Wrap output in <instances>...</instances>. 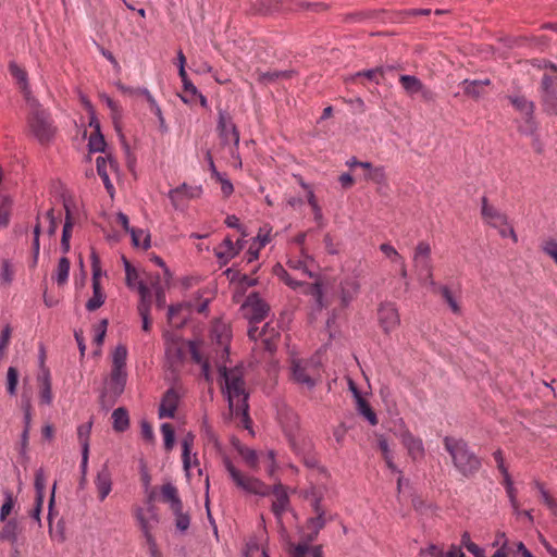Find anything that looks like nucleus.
Masks as SVG:
<instances>
[{"label": "nucleus", "instance_id": "obj_1", "mask_svg": "<svg viewBox=\"0 0 557 557\" xmlns=\"http://www.w3.org/2000/svg\"><path fill=\"white\" fill-rule=\"evenodd\" d=\"M444 446L449 453L455 468L462 476L472 478L480 471L481 458L470 449L465 440L445 436Z\"/></svg>", "mask_w": 557, "mask_h": 557}, {"label": "nucleus", "instance_id": "obj_2", "mask_svg": "<svg viewBox=\"0 0 557 557\" xmlns=\"http://www.w3.org/2000/svg\"><path fill=\"white\" fill-rule=\"evenodd\" d=\"M127 348L120 344L112 354V367L109 376L104 380V389L101 399L110 397L113 403L124 393L127 382L126 371Z\"/></svg>", "mask_w": 557, "mask_h": 557}, {"label": "nucleus", "instance_id": "obj_3", "mask_svg": "<svg viewBox=\"0 0 557 557\" xmlns=\"http://www.w3.org/2000/svg\"><path fill=\"white\" fill-rule=\"evenodd\" d=\"M29 107L27 124L40 145H49L55 136L57 127L53 125L50 113L44 109L37 99L26 102Z\"/></svg>", "mask_w": 557, "mask_h": 557}, {"label": "nucleus", "instance_id": "obj_4", "mask_svg": "<svg viewBox=\"0 0 557 557\" xmlns=\"http://www.w3.org/2000/svg\"><path fill=\"white\" fill-rule=\"evenodd\" d=\"M228 393V408L231 413L242 418L243 426L247 430L251 428V419L249 416L248 397L245 391V381L243 376L232 374L231 379L225 383Z\"/></svg>", "mask_w": 557, "mask_h": 557}, {"label": "nucleus", "instance_id": "obj_5", "mask_svg": "<svg viewBox=\"0 0 557 557\" xmlns=\"http://www.w3.org/2000/svg\"><path fill=\"white\" fill-rule=\"evenodd\" d=\"M223 463L225 469L227 470L233 483L239 490L253 495L259 496H268L271 494V486L267 485L261 480L246 475L240 470H238L228 457L223 458Z\"/></svg>", "mask_w": 557, "mask_h": 557}, {"label": "nucleus", "instance_id": "obj_6", "mask_svg": "<svg viewBox=\"0 0 557 557\" xmlns=\"http://www.w3.org/2000/svg\"><path fill=\"white\" fill-rule=\"evenodd\" d=\"M162 502L170 505L175 516V528L184 533L189 529L190 516L183 511V502L178 496L177 488L172 483H165L161 487Z\"/></svg>", "mask_w": 557, "mask_h": 557}, {"label": "nucleus", "instance_id": "obj_7", "mask_svg": "<svg viewBox=\"0 0 557 557\" xmlns=\"http://www.w3.org/2000/svg\"><path fill=\"white\" fill-rule=\"evenodd\" d=\"M540 91L544 113L557 115V76L544 74Z\"/></svg>", "mask_w": 557, "mask_h": 557}, {"label": "nucleus", "instance_id": "obj_8", "mask_svg": "<svg viewBox=\"0 0 557 557\" xmlns=\"http://www.w3.org/2000/svg\"><path fill=\"white\" fill-rule=\"evenodd\" d=\"M250 310L249 314H245L249 323H259L263 321L269 312L270 306L260 298L259 293L253 292L249 294L242 305V310Z\"/></svg>", "mask_w": 557, "mask_h": 557}, {"label": "nucleus", "instance_id": "obj_9", "mask_svg": "<svg viewBox=\"0 0 557 557\" xmlns=\"http://www.w3.org/2000/svg\"><path fill=\"white\" fill-rule=\"evenodd\" d=\"M216 129L222 139L223 144H228L230 135L232 137L233 144L236 148L239 145V131L237 126L234 124L233 119L230 113L219 110V120Z\"/></svg>", "mask_w": 557, "mask_h": 557}, {"label": "nucleus", "instance_id": "obj_10", "mask_svg": "<svg viewBox=\"0 0 557 557\" xmlns=\"http://www.w3.org/2000/svg\"><path fill=\"white\" fill-rule=\"evenodd\" d=\"M137 290L140 296V299H139V302L137 306V310L143 320V330L145 332H149L151 329V323H152L150 315H149L150 305H151L150 289L144 282L140 281V282H138Z\"/></svg>", "mask_w": 557, "mask_h": 557}, {"label": "nucleus", "instance_id": "obj_11", "mask_svg": "<svg viewBox=\"0 0 557 557\" xmlns=\"http://www.w3.org/2000/svg\"><path fill=\"white\" fill-rule=\"evenodd\" d=\"M379 321L385 333H389L399 324L398 310L394 304L386 302L380 306Z\"/></svg>", "mask_w": 557, "mask_h": 557}, {"label": "nucleus", "instance_id": "obj_12", "mask_svg": "<svg viewBox=\"0 0 557 557\" xmlns=\"http://www.w3.org/2000/svg\"><path fill=\"white\" fill-rule=\"evenodd\" d=\"M34 487L36 491L35 507L30 512V517L40 522V512L45 498L46 479L42 468H39L35 473Z\"/></svg>", "mask_w": 557, "mask_h": 557}, {"label": "nucleus", "instance_id": "obj_13", "mask_svg": "<svg viewBox=\"0 0 557 557\" xmlns=\"http://www.w3.org/2000/svg\"><path fill=\"white\" fill-rule=\"evenodd\" d=\"M9 72L15 78L25 101L28 102L30 99H36L32 95L27 72L22 69L15 61H11L9 63Z\"/></svg>", "mask_w": 557, "mask_h": 557}, {"label": "nucleus", "instance_id": "obj_14", "mask_svg": "<svg viewBox=\"0 0 557 557\" xmlns=\"http://www.w3.org/2000/svg\"><path fill=\"white\" fill-rule=\"evenodd\" d=\"M482 208L481 214L485 222L493 227H498L500 225H507L508 220L507 215L498 211L495 207L488 205L487 198L482 197Z\"/></svg>", "mask_w": 557, "mask_h": 557}, {"label": "nucleus", "instance_id": "obj_15", "mask_svg": "<svg viewBox=\"0 0 557 557\" xmlns=\"http://www.w3.org/2000/svg\"><path fill=\"white\" fill-rule=\"evenodd\" d=\"M180 397L174 388H169L159 406V418H174L178 407Z\"/></svg>", "mask_w": 557, "mask_h": 557}, {"label": "nucleus", "instance_id": "obj_16", "mask_svg": "<svg viewBox=\"0 0 557 557\" xmlns=\"http://www.w3.org/2000/svg\"><path fill=\"white\" fill-rule=\"evenodd\" d=\"M413 262L417 268L420 270H424L428 273V277H431V246L426 242H420L416 249L413 256Z\"/></svg>", "mask_w": 557, "mask_h": 557}, {"label": "nucleus", "instance_id": "obj_17", "mask_svg": "<svg viewBox=\"0 0 557 557\" xmlns=\"http://www.w3.org/2000/svg\"><path fill=\"white\" fill-rule=\"evenodd\" d=\"M271 494L275 496V500L272 503V511L276 518H281L289 505V497L286 488L281 482H278L271 486Z\"/></svg>", "mask_w": 557, "mask_h": 557}, {"label": "nucleus", "instance_id": "obj_18", "mask_svg": "<svg viewBox=\"0 0 557 557\" xmlns=\"http://www.w3.org/2000/svg\"><path fill=\"white\" fill-rule=\"evenodd\" d=\"M91 428H92V420H90L86 424H82L77 428V436H78L79 443L82 445L83 480H85V475H86L88 455H89V435L91 432Z\"/></svg>", "mask_w": 557, "mask_h": 557}, {"label": "nucleus", "instance_id": "obj_19", "mask_svg": "<svg viewBox=\"0 0 557 557\" xmlns=\"http://www.w3.org/2000/svg\"><path fill=\"white\" fill-rule=\"evenodd\" d=\"M107 161H109L111 169L116 170L117 169V162L111 157L108 156L107 158L98 157L96 160L97 165V172L98 175L101 177L106 189L110 195H113V185L111 184V181L109 178V174L107 171Z\"/></svg>", "mask_w": 557, "mask_h": 557}, {"label": "nucleus", "instance_id": "obj_20", "mask_svg": "<svg viewBox=\"0 0 557 557\" xmlns=\"http://www.w3.org/2000/svg\"><path fill=\"white\" fill-rule=\"evenodd\" d=\"M95 483L99 499L102 502L112 490L111 473L107 466H103L102 469L98 472Z\"/></svg>", "mask_w": 557, "mask_h": 557}, {"label": "nucleus", "instance_id": "obj_21", "mask_svg": "<svg viewBox=\"0 0 557 557\" xmlns=\"http://www.w3.org/2000/svg\"><path fill=\"white\" fill-rule=\"evenodd\" d=\"M37 380L40 385V404L50 405L52 403V387L49 369H42V373L38 375Z\"/></svg>", "mask_w": 557, "mask_h": 557}, {"label": "nucleus", "instance_id": "obj_22", "mask_svg": "<svg viewBox=\"0 0 557 557\" xmlns=\"http://www.w3.org/2000/svg\"><path fill=\"white\" fill-rule=\"evenodd\" d=\"M281 9L280 0H251L250 11L253 14L268 15Z\"/></svg>", "mask_w": 557, "mask_h": 557}, {"label": "nucleus", "instance_id": "obj_23", "mask_svg": "<svg viewBox=\"0 0 557 557\" xmlns=\"http://www.w3.org/2000/svg\"><path fill=\"white\" fill-rule=\"evenodd\" d=\"M462 85L463 94L474 100H478L484 94V86L491 85V81L488 78L481 81L465 79Z\"/></svg>", "mask_w": 557, "mask_h": 557}, {"label": "nucleus", "instance_id": "obj_24", "mask_svg": "<svg viewBox=\"0 0 557 557\" xmlns=\"http://www.w3.org/2000/svg\"><path fill=\"white\" fill-rule=\"evenodd\" d=\"M104 99H106L107 106L111 110V117H112V121H113L114 128L120 134V137H121V140L123 143V146L125 147V149L128 150L129 146H128V144H127V141L125 139V136L122 133V128H121V119H122L121 108L119 107V104L112 98L106 96Z\"/></svg>", "mask_w": 557, "mask_h": 557}, {"label": "nucleus", "instance_id": "obj_25", "mask_svg": "<svg viewBox=\"0 0 557 557\" xmlns=\"http://www.w3.org/2000/svg\"><path fill=\"white\" fill-rule=\"evenodd\" d=\"M359 283L356 280H345L341 283L342 307H347L359 290Z\"/></svg>", "mask_w": 557, "mask_h": 557}, {"label": "nucleus", "instance_id": "obj_26", "mask_svg": "<svg viewBox=\"0 0 557 557\" xmlns=\"http://www.w3.org/2000/svg\"><path fill=\"white\" fill-rule=\"evenodd\" d=\"M112 428L117 433H123L129 428V416L125 407H119L112 412Z\"/></svg>", "mask_w": 557, "mask_h": 557}, {"label": "nucleus", "instance_id": "obj_27", "mask_svg": "<svg viewBox=\"0 0 557 557\" xmlns=\"http://www.w3.org/2000/svg\"><path fill=\"white\" fill-rule=\"evenodd\" d=\"M511 104L520 112L527 115V122L533 119L534 103L529 101L524 96H508Z\"/></svg>", "mask_w": 557, "mask_h": 557}, {"label": "nucleus", "instance_id": "obj_28", "mask_svg": "<svg viewBox=\"0 0 557 557\" xmlns=\"http://www.w3.org/2000/svg\"><path fill=\"white\" fill-rule=\"evenodd\" d=\"M395 67L392 65L388 66H376L374 69L364 70L356 73L350 77L351 81L358 77H364L369 81L375 82V84H380V78H384V75L387 71H393Z\"/></svg>", "mask_w": 557, "mask_h": 557}, {"label": "nucleus", "instance_id": "obj_29", "mask_svg": "<svg viewBox=\"0 0 557 557\" xmlns=\"http://www.w3.org/2000/svg\"><path fill=\"white\" fill-rule=\"evenodd\" d=\"M195 195L191 191V188L187 186V184H182L181 186L171 189L169 193V198L175 209L181 208L182 199L185 198H193Z\"/></svg>", "mask_w": 557, "mask_h": 557}, {"label": "nucleus", "instance_id": "obj_30", "mask_svg": "<svg viewBox=\"0 0 557 557\" xmlns=\"http://www.w3.org/2000/svg\"><path fill=\"white\" fill-rule=\"evenodd\" d=\"M234 447L238 451V454L243 457L245 462L251 468L257 469L258 468V455L255 449H251L245 445H242L240 442L234 441L233 442Z\"/></svg>", "mask_w": 557, "mask_h": 557}, {"label": "nucleus", "instance_id": "obj_31", "mask_svg": "<svg viewBox=\"0 0 557 557\" xmlns=\"http://www.w3.org/2000/svg\"><path fill=\"white\" fill-rule=\"evenodd\" d=\"M300 287H304L305 294L310 295L315 299V304L319 309L325 307V304L323 302L322 283L320 281H315L312 284L302 282V285H300Z\"/></svg>", "mask_w": 557, "mask_h": 557}, {"label": "nucleus", "instance_id": "obj_32", "mask_svg": "<svg viewBox=\"0 0 557 557\" xmlns=\"http://www.w3.org/2000/svg\"><path fill=\"white\" fill-rule=\"evenodd\" d=\"M213 337L215 338L216 343L223 347L222 358L224 356H226V358H228V356H230V335L227 333L226 326L225 325L214 326Z\"/></svg>", "mask_w": 557, "mask_h": 557}, {"label": "nucleus", "instance_id": "obj_33", "mask_svg": "<svg viewBox=\"0 0 557 557\" xmlns=\"http://www.w3.org/2000/svg\"><path fill=\"white\" fill-rule=\"evenodd\" d=\"M404 445L407 447L409 455L413 459L422 457L424 454L422 441L413 437L411 434L404 436Z\"/></svg>", "mask_w": 557, "mask_h": 557}, {"label": "nucleus", "instance_id": "obj_34", "mask_svg": "<svg viewBox=\"0 0 557 557\" xmlns=\"http://www.w3.org/2000/svg\"><path fill=\"white\" fill-rule=\"evenodd\" d=\"M399 82L403 88L409 95L418 94L420 92V90L423 89L422 82L417 76L413 75H401L399 77Z\"/></svg>", "mask_w": 557, "mask_h": 557}, {"label": "nucleus", "instance_id": "obj_35", "mask_svg": "<svg viewBox=\"0 0 557 557\" xmlns=\"http://www.w3.org/2000/svg\"><path fill=\"white\" fill-rule=\"evenodd\" d=\"M293 71H273L259 73L258 82L263 85L273 83L280 78L288 79L293 76Z\"/></svg>", "mask_w": 557, "mask_h": 557}, {"label": "nucleus", "instance_id": "obj_36", "mask_svg": "<svg viewBox=\"0 0 557 557\" xmlns=\"http://www.w3.org/2000/svg\"><path fill=\"white\" fill-rule=\"evenodd\" d=\"M195 435L191 432H188L184 438L182 440V459L183 466L186 471L190 468V450L194 445Z\"/></svg>", "mask_w": 557, "mask_h": 557}, {"label": "nucleus", "instance_id": "obj_37", "mask_svg": "<svg viewBox=\"0 0 557 557\" xmlns=\"http://www.w3.org/2000/svg\"><path fill=\"white\" fill-rule=\"evenodd\" d=\"M106 300V294L101 286H92V297L86 302V309L90 312L99 309Z\"/></svg>", "mask_w": 557, "mask_h": 557}, {"label": "nucleus", "instance_id": "obj_38", "mask_svg": "<svg viewBox=\"0 0 557 557\" xmlns=\"http://www.w3.org/2000/svg\"><path fill=\"white\" fill-rule=\"evenodd\" d=\"M293 376L296 382L305 384L309 388H312L315 385V381L307 373V370L299 363L293 364Z\"/></svg>", "mask_w": 557, "mask_h": 557}, {"label": "nucleus", "instance_id": "obj_39", "mask_svg": "<svg viewBox=\"0 0 557 557\" xmlns=\"http://www.w3.org/2000/svg\"><path fill=\"white\" fill-rule=\"evenodd\" d=\"M0 540L16 543L17 541V522L14 519L9 520L0 531Z\"/></svg>", "mask_w": 557, "mask_h": 557}, {"label": "nucleus", "instance_id": "obj_40", "mask_svg": "<svg viewBox=\"0 0 557 557\" xmlns=\"http://www.w3.org/2000/svg\"><path fill=\"white\" fill-rule=\"evenodd\" d=\"M273 273L282 281H284V283L293 289H296L300 287V285H302V282L293 280L281 263H276L273 267Z\"/></svg>", "mask_w": 557, "mask_h": 557}, {"label": "nucleus", "instance_id": "obj_41", "mask_svg": "<svg viewBox=\"0 0 557 557\" xmlns=\"http://www.w3.org/2000/svg\"><path fill=\"white\" fill-rule=\"evenodd\" d=\"M70 260L66 257H62L59 260L58 267H57V283L59 286H62L66 283L69 278V272H70Z\"/></svg>", "mask_w": 557, "mask_h": 557}, {"label": "nucleus", "instance_id": "obj_42", "mask_svg": "<svg viewBox=\"0 0 557 557\" xmlns=\"http://www.w3.org/2000/svg\"><path fill=\"white\" fill-rule=\"evenodd\" d=\"M3 495H4V503L2 504L1 509H0V521L1 522L7 520L8 516L11 513V511L15 505V499H14L12 491L5 490V491H3Z\"/></svg>", "mask_w": 557, "mask_h": 557}, {"label": "nucleus", "instance_id": "obj_43", "mask_svg": "<svg viewBox=\"0 0 557 557\" xmlns=\"http://www.w3.org/2000/svg\"><path fill=\"white\" fill-rule=\"evenodd\" d=\"M436 293H438L443 297V299L447 302V305L450 307L454 313H460V306L454 298L451 290L446 285L438 286Z\"/></svg>", "mask_w": 557, "mask_h": 557}, {"label": "nucleus", "instance_id": "obj_44", "mask_svg": "<svg viewBox=\"0 0 557 557\" xmlns=\"http://www.w3.org/2000/svg\"><path fill=\"white\" fill-rule=\"evenodd\" d=\"M359 412L370 422L371 425L377 424V417L369 403L364 398H359L357 403Z\"/></svg>", "mask_w": 557, "mask_h": 557}, {"label": "nucleus", "instance_id": "obj_45", "mask_svg": "<svg viewBox=\"0 0 557 557\" xmlns=\"http://www.w3.org/2000/svg\"><path fill=\"white\" fill-rule=\"evenodd\" d=\"M161 432L164 437V449L170 451L175 444V430L171 423L161 424Z\"/></svg>", "mask_w": 557, "mask_h": 557}, {"label": "nucleus", "instance_id": "obj_46", "mask_svg": "<svg viewBox=\"0 0 557 557\" xmlns=\"http://www.w3.org/2000/svg\"><path fill=\"white\" fill-rule=\"evenodd\" d=\"M107 143L102 133H92L89 137L88 147L90 152H103Z\"/></svg>", "mask_w": 557, "mask_h": 557}, {"label": "nucleus", "instance_id": "obj_47", "mask_svg": "<svg viewBox=\"0 0 557 557\" xmlns=\"http://www.w3.org/2000/svg\"><path fill=\"white\" fill-rule=\"evenodd\" d=\"M461 544L468 549V552L474 555V557H485L484 549L471 541L469 532L465 531L462 533Z\"/></svg>", "mask_w": 557, "mask_h": 557}, {"label": "nucleus", "instance_id": "obj_48", "mask_svg": "<svg viewBox=\"0 0 557 557\" xmlns=\"http://www.w3.org/2000/svg\"><path fill=\"white\" fill-rule=\"evenodd\" d=\"M18 383V370L10 367L7 373V391L11 396L16 395V386Z\"/></svg>", "mask_w": 557, "mask_h": 557}, {"label": "nucleus", "instance_id": "obj_49", "mask_svg": "<svg viewBox=\"0 0 557 557\" xmlns=\"http://www.w3.org/2000/svg\"><path fill=\"white\" fill-rule=\"evenodd\" d=\"M366 180L372 181L379 185L386 184L387 177L385 169L383 166H375L374 169H371V171L366 174Z\"/></svg>", "mask_w": 557, "mask_h": 557}, {"label": "nucleus", "instance_id": "obj_50", "mask_svg": "<svg viewBox=\"0 0 557 557\" xmlns=\"http://www.w3.org/2000/svg\"><path fill=\"white\" fill-rule=\"evenodd\" d=\"M91 270H92V286H101L100 276H101V268H100V258L98 253L92 249L91 255Z\"/></svg>", "mask_w": 557, "mask_h": 557}, {"label": "nucleus", "instance_id": "obj_51", "mask_svg": "<svg viewBox=\"0 0 557 557\" xmlns=\"http://www.w3.org/2000/svg\"><path fill=\"white\" fill-rule=\"evenodd\" d=\"M64 209H65V222H64V225H63V230H62V237L61 239L62 240H69L71 239V236H72V228H73V219H72V213H71V210H70V207L66 202H64Z\"/></svg>", "mask_w": 557, "mask_h": 557}, {"label": "nucleus", "instance_id": "obj_52", "mask_svg": "<svg viewBox=\"0 0 557 557\" xmlns=\"http://www.w3.org/2000/svg\"><path fill=\"white\" fill-rule=\"evenodd\" d=\"M327 520L329 519H327L326 515L320 513L314 517L308 518L306 520L305 528L306 529H314L320 532L326 525Z\"/></svg>", "mask_w": 557, "mask_h": 557}, {"label": "nucleus", "instance_id": "obj_53", "mask_svg": "<svg viewBox=\"0 0 557 557\" xmlns=\"http://www.w3.org/2000/svg\"><path fill=\"white\" fill-rule=\"evenodd\" d=\"M298 533L300 542L306 544V546H310L318 539L320 532L314 529H306L304 525L298 529Z\"/></svg>", "mask_w": 557, "mask_h": 557}, {"label": "nucleus", "instance_id": "obj_54", "mask_svg": "<svg viewBox=\"0 0 557 557\" xmlns=\"http://www.w3.org/2000/svg\"><path fill=\"white\" fill-rule=\"evenodd\" d=\"M297 9L300 11H314V12H324L330 9V5L324 2H306L301 1L297 3Z\"/></svg>", "mask_w": 557, "mask_h": 557}, {"label": "nucleus", "instance_id": "obj_55", "mask_svg": "<svg viewBox=\"0 0 557 557\" xmlns=\"http://www.w3.org/2000/svg\"><path fill=\"white\" fill-rule=\"evenodd\" d=\"M140 435H141V438L146 443L154 444L156 438H154V433H153V430H152V425L146 419L140 421Z\"/></svg>", "mask_w": 557, "mask_h": 557}, {"label": "nucleus", "instance_id": "obj_56", "mask_svg": "<svg viewBox=\"0 0 557 557\" xmlns=\"http://www.w3.org/2000/svg\"><path fill=\"white\" fill-rule=\"evenodd\" d=\"M308 202L311 206L313 213H314V220L319 223V226L323 225V214L321 207L319 206L314 193L309 189L308 191Z\"/></svg>", "mask_w": 557, "mask_h": 557}, {"label": "nucleus", "instance_id": "obj_57", "mask_svg": "<svg viewBox=\"0 0 557 557\" xmlns=\"http://www.w3.org/2000/svg\"><path fill=\"white\" fill-rule=\"evenodd\" d=\"M13 269L9 260L4 259L1 262V272H0V281L5 284L10 285L13 281Z\"/></svg>", "mask_w": 557, "mask_h": 557}, {"label": "nucleus", "instance_id": "obj_58", "mask_svg": "<svg viewBox=\"0 0 557 557\" xmlns=\"http://www.w3.org/2000/svg\"><path fill=\"white\" fill-rule=\"evenodd\" d=\"M218 248L223 249L226 252V257L234 258L240 252L243 246L236 247L230 237H225Z\"/></svg>", "mask_w": 557, "mask_h": 557}, {"label": "nucleus", "instance_id": "obj_59", "mask_svg": "<svg viewBox=\"0 0 557 557\" xmlns=\"http://www.w3.org/2000/svg\"><path fill=\"white\" fill-rule=\"evenodd\" d=\"M288 553L290 554V557H306L310 550V546H306V544H302L301 542L296 545L288 543Z\"/></svg>", "mask_w": 557, "mask_h": 557}, {"label": "nucleus", "instance_id": "obj_60", "mask_svg": "<svg viewBox=\"0 0 557 557\" xmlns=\"http://www.w3.org/2000/svg\"><path fill=\"white\" fill-rule=\"evenodd\" d=\"M135 517L140 524V529L144 532L146 540L148 541V536H152V534L150 532V525L145 518L144 510L141 508H137L135 511Z\"/></svg>", "mask_w": 557, "mask_h": 557}, {"label": "nucleus", "instance_id": "obj_61", "mask_svg": "<svg viewBox=\"0 0 557 557\" xmlns=\"http://www.w3.org/2000/svg\"><path fill=\"white\" fill-rule=\"evenodd\" d=\"M187 345H188V348H189V352L191 355V359L195 363L197 364H202V362H207L209 361L208 359H203V357L201 356L199 349H198V343L195 342V341H188L187 342Z\"/></svg>", "mask_w": 557, "mask_h": 557}, {"label": "nucleus", "instance_id": "obj_62", "mask_svg": "<svg viewBox=\"0 0 557 557\" xmlns=\"http://www.w3.org/2000/svg\"><path fill=\"white\" fill-rule=\"evenodd\" d=\"M536 486L540 490L543 502L548 506L549 509L553 510L554 513H557V504L554 498L549 495V493L544 488L543 484L536 482Z\"/></svg>", "mask_w": 557, "mask_h": 557}, {"label": "nucleus", "instance_id": "obj_63", "mask_svg": "<svg viewBox=\"0 0 557 557\" xmlns=\"http://www.w3.org/2000/svg\"><path fill=\"white\" fill-rule=\"evenodd\" d=\"M311 507L313 512L317 515H326V509L322 505V496L318 495L314 491L311 492Z\"/></svg>", "mask_w": 557, "mask_h": 557}, {"label": "nucleus", "instance_id": "obj_64", "mask_svg": "<svg viewBox=\"0 0 557 557\" xmlns=\"http://www.w3.org/2000/svg\"><path fill=\"white\" fill-rule=\"evenodd\" d=\"M542 250L557 264V242L555 239H548L544 242Z\"/></svg>", "mask_w": 557, "mask_h": 557}]
</instances>
